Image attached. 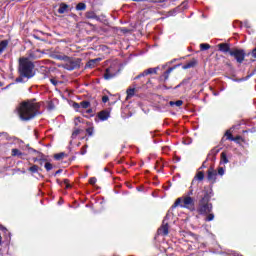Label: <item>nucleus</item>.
Here are the masks:
<instances>
[{"label":"nucleus","mask_w":256,"mask_h":256,"mask_svg":"<svg viewBox=\"0 0 256 256\" xmlns=\"http://www.w3.org/2000/svg\"><path fill=\"white\" fill-rule=\"evenodd\" d=\"M39 107L33 101L23 102L18 108V115L22 121H31L39 113Z\"/></svg>","instance_id":"f257e3e1"},{"label":"nucleus","mask_w":256,"mask_h":256,"mask_svg":"<svg viewBox=\"0 0 256 256\" xmlns=\"http://www.w3.org/2000/svg\"><path fill=\"white\" fill-rule=\"evenodd\" d=\"M175 207H181L182 209H189V211H195V199L191 196H182L177 198L175 203L172 206V209Z\"/></svg>","instance_id":"f03ea898"},{"label":"nucleus","mask_w":256,"mask_h":256,"mask_svg":"<svg viewBox=\"0 0 256 256\" xmlns=\"http://www.w3.org/2000/svg\"><path fill=\"white\" fill-rule=\"evenodd\" d=\"M19 77L16 78V83H24L23 79H31L35 76V68L33 65H20L18 68Z\"/></svg>","instance_id":"7ed1b4c3"},{"label":"nucleus","mask_w":256,"mask_h":256,"mask_svg":"<svg viewBox=\"0 0 256 256\" xmlns=\"http://www.w3.org/2000/svg\"><path fill=\"white\" fill-rule=\"evenodd\" d=\"M210 200L211 196H209V194H205L199 201L197 208V213H199V215H209V213L213 211V204L209 203Z\"/></svg>","instance_id":"20e7f679"},{"label":"nucleus","mask_w":256,"mask_h":256,"mask_svg":"<svg viewBox=\"0 0 256 256\" xmlns=\"http://www.w3.org/2000/svg\"><path fill=\"white\" fill-rule=\"evenodd\" d=\"M230 57H233L237 63H243L245 57H247V53L243 49L234 48L230 52Z\"/></svg>","instance_id":"39448f33"},{"label":"nucleus","mask_w":256,"mask_h":256,"mask_svg":"<svg viewBox=\"0 0 256 256\" xmlns=\"http://www.w3.org/2000/svg\"><path fill=\"white\" fill-rule=\"evenodd\" d=\"M119 73V67L116 65H112L109 68H106V72L104 73V79H113L115 75Z\"/></svg>","instance_id":"423d86ee"},{"label":"nucleus","mask_w":256,"mask_h":256,"mask_svg":"<svg viewBox=\"0 0 256 256\" xmlns=\"http://www.w3.org/2000/svg\"><path fill=\"white\" fill-rule=\"evenodd\" d=\"M218 47V51H220L221 53H224V55H227V53H229V55H231V51H233V49H231V45H229V43H220L217 45Z\"/></svg>","instance_id":"0eeeda50"},{"label":"nucleus","mask_w":256,"mask_h":256,"mask_svg":"<svg viewBox=\"0 0 256 256\" xmlns=\"http://www.w3.org/2000/svg\"><path fill=\"white\" fill-rule=\"evenodd\" d=\"M158 235H169V223L167 219L163 220L161 227L158 229Z\"/></svg>","instance_id":"6e6552de"},{"label":"nucleus","mask_w":256,"mask_h":256,"mask_svg":"<svg viewBox=\"0 0 256 256\" xmlns=\"http://www.w3.org/2000/svg\"><path fill=\"white\" fill-rule=\"evenodd\" d=\"M207 179L208 181H210L211 183H215V181H217V170L210 168L207 171Z\"/></svg>","instance_id":"1a4fd4ad"},{"label":"nucleus","mask_w":256,"mask_h":256,"mask_svg":"<svg viewBox=\"0 0 256 256\" xmlns=\"http://www.w3.org/2000/svg\"><path fill=\"white\" fill-rule=\"evenodd\" d=\"M158 70H159V67L149 68L148 70L144 71L142 74L136 76L135 79H139L140 77H145V75H153L157 73Z\"/></svg>","instance_id":"9d476101"},{"label":"nucleus","mask_w":256,"mask_h":256,"mask_svg":"<svg viewBox=\"0 0 256 256\" xmlns=\"http://www.w3.org/2000/svg\"><path fill=\"white\" fill-rule=\"evenodd\" d=\"M56 59H58L59 61H65L66 63H70V65H74L73 59H71L69 56L57 55Z\"/></svg>","instance_id":"9b49d317"},{"label":"nucleus","mask_w":256,"mask_h":256,"mask_svg":"<svg viewBox=\"0 0 256 256\" xmlns=\"http://www.w3.org/2000/svg\"><path fill=\"white\" fill-rule=\"evenodd\" d=\"M19 65H33V62L29 57H22L19 59Z\"/></svg>","instance_id":"f8f14e48"},{"label":"nucleus","mask_w":256,"mask_h":256,"mask_svg":"<svg viewBox=\"0 0 256 256\" xmlns=\"http://www.w3.org/2000/svg\"><path fill=\"white\" fill-rule=\"evenodd\" d=\"M109 112L108 111H101L99 114H98V118L100 119V121H107V119H109Z\"/></svg>","instance_id":"ddd939ff"},{"label":"nucleus","mask_w":256,"mask_h":256,"mask_svg":"<svg viewBox=\"0 0 256 256\" xmlns=\"http://www.w3.org/2000/svg\"><path fill=\"white\" fill-rule=\"evenodd\" d=\"M68 9H69V5H67L65 3H61L60 7L58 9V13H60V15H63V13H67Z\"/></svg>","instance_id":"4468645a"},{"label":"nucleus","mask_w":256,"mask_h":256,"mask_svg":"<svg viewBox=\"0 0 256 256\" xmlns=\"http://www.w3.org/2000/svg\"><path fill=\"white\" fill-rule=\"evenodd\" d=\"M8 45H9V41L8 40H2L0 42V55L3 53V51H5V49H7Z\"/></svg>","instance_id":"2eb2a0df"},{"label":"nucleus","mask_w":256,"mask_h":256,"mask_svg":"<svg viewBox=\"0 0 256 256\" xmlns=\"http://www.w3.org/2000/svg\"><path fill=\"white\" fill-rule=\"evenodd\" d=\"M87 9V4L80 2L76 5V11H85Z\"/></svg>","instance_id":"dca6fc26"},{"label":"nucleus","mask_w":256,"mask_h":256,"mask_svg":"<svg viewBox=\"0 0 256 256\" xmlns=\"http://www.w3.org/2000/svg\"><path fill=\"white\" fill-rule=\"evenodd\" d=\"M62 67L67 71H74V69H79V65H62Z\"/></svg>","instance_id":"f3484780"},{"label":"nucleus","mask_w":256,"mask_h":256,"mask_svg":"<svg viewBox=\"0 0 256 256\" xmlns=\"http://www.w3.org/2000/svg\"><path fill=\"white\" fill-rule=\"evenodd\" d=\"M23 152H20L19 149L14 148L12 149V157H22Z\"/></svg>","instance_id":"a211bd4d"},{"label":"nucleus","mask_w":256,"mask_h":256,"mask_svg":"<svg viewBox=\"0 0 256 256\" xmlns=\"http://www.w3.org/2000/svg\"><path fill=\"white\" fill-rule=\"evenodd\" d=\"M194 179H197V181H203V179H205V174L203 173V171H199Z\"/></svg>","instance_id":"6ab92c4d"},{"label":"nucleus","mask_w":256,"mask_h":256,"mask_svg":"<svg viewBox=\"0 0 256 256\" xmlns=\"http://www.w3.org/2000/svg\"><path fill=\"white\" fill-rule=\"evenodd\" d=\"M169 105H170L171 107H173V106H175V105H176V107H181V105H183V101H182V100H177L176 102L170 101V102H169Z\"/></svg>","instance_id":"aec40b11"},{"label":"nucleus","mask_w":256,"mask_h":256,"mask_svg":"<svg viewBox=\"0 0 256 256\" xmlns=\"http://www.w3.org/2000/svg\"><path fill=\"white\" fill-rule=\"evenodd\" d=\"M90 106H91V103L89 101L80 102V107H82V109H89Z\"/></svg>","instance_id":"412c9836"},{"label":"nucleus","mask_w":256,"mask_h":256,"mask_svg":"<svg viewBox=\"0 0 256 256\" xmlns=\"http://www.w3.org/2000/svg\"><path fill=\"white\" fill-rule=\"evenodd\" d=\"M221 163H224V164L229 163V159H227V154L225 152L221 153Z\"/></svg>","instance_id":"4be33fe9"},{"label":"nucleus","mask_w":256,"mask_h":256,"mask_svg":"<svg viewBox=\"0 0 256 256\" xmlns=\"http://www.w3.org/2000/svg\"><path fill=\"white\" fill-rule=\"evenodd\" d=\"M200 49H201V51H207V50L211 49V45H209L207 43H202V44H200Z\"/></svg>","instance_id":"5701e85b"},{"label":"nucleus","mask_w":256,"mask_h":256,"mask_svg":"<svg viewBox=\"0 0 256 256\" xmlns=\"http://www.w3.org/2000/svg\"><path fill=\"white\" fill-rule=\"evenodd\" d=\"M135 96V89H128L127 90V99H131V97Z\"/></svg>","instance_id":"b1692460"},{"label":"nucleus","mask_w":256,"mask_h":256,"mask_svg":"<svg viewBox=\"0 0 256 256\" xmlns=\"http://www.w3.org/2000/svg\"><path fill=\"white\" fill-rule=\"evenodd\" d=\"M65 153L61 152V153H58V154H55L54 155V159H56V161H61V159H63L65 157Z\"/></svg>","instance_id":"393cba45"},{"label":"nucleus","mask_w":256,"mask_h":256,"mask_svg":"<svg viewBox=\"0 0 256 256\" xmlns=\"http://www.w3.org/2000/svg\"><path fill=\"white\" fill-rule=\"evenodd\" d=\"M213 219H215V214L209 212L208 214H206V218L205 221L209 222V221H213Z\"/></svg>","instance_id":"a878e982"},{"label":"nucleus","mask_w":256,"mask_h":256,"mask_svg":"<svg viewBox=\"0 0 256 256\" xmlns=\"http://www.w3.org/2000/svg\"><path fill=\"white\" fill-rule=\"evenodd\" d=\"M173 69H175V68H170L164 72L163 77H164L165 81H167V79H169V74L171 73V71H173Z\"/></svg>","instance_id":"bb28decb"},{"label":"nucleus","mask_w":256,"mask_h":256,"mask_svg":"<svg viewBox=\"0 0 256 256\" xmlns=\"http://www.w3.org/2000/svg\"><path fill=\"white\" fill-rule=\"evenodd\" d=\"M28 171H31V173H37V171H39V166L33 165L28 169Z\"/></svg>","instance_id":"cd10ccee"},{"label":"nucleus","mask_w":256,"mask_h":256,"mask_svg":"<svg viewBox=\"0 0 256 256\" xmlns=\"http://www.w3.org/2000/svg\"><path fill=\"white\" fill-rule=\"evenodd\" d=\"M79 133H81V130L80 129H75L73 132H72V139H76L77 135H79Z\"/></svg>","instance_id":"c85d7f7f"},{"label":"nucleus","mask_w":256,"mask_h":256,"mask_svg":"<svg viewBox=\"0 0 256 256\" xmlns=\"http://www.w3.org/2000/svg\"><path fill=\"white\" fill-rule=\"evenodd\" d=\"M46 171H51V169H53V164L46 162L44 165Z\"/></svg>","instance_id":"c756f323"},{"label":"nucleus","mask_w":256,"mask_h":256,"mask_svg":"<svg viewBox=\"0 0 256 256\" xmlns=\"http://www.w3.org/2000/svg\"><path fill=\"white\" fill-rule=\"evenodd\" d=\"M218 175H220L221 177H223V175H225V168L219 167V168H218Z\"/></svg>","instance_id":"7c9ffc66"},{"label":"nucleus","mask_w":256,"mask_h":256,"mask_svg":"<svg viewBox=\"0 0 256 256\" xmlns=\"http://www.w3.org/2000/svg\"><path fill=\"white\" fill-rule=\"evenodd\" d=\"M99 61H101V58L92 59L88 62V65H93V63H99Z\"/></svg>","instance_id":"2f4dec72"},{"label":"nucleus","mask_w":256,"mask_h":256,"mask_svg":"<svg viewBox=\"0 0 256 256\" xmlns=\"http://www.w3.org/2000/svg\"><path fill=\"white\" fill-rule=\"evenodd\" d=\"M232 141H234L235 143H239V141H243V138L241 136H236L235 138H232Z\"/></svg>","instance_id":"473e14b6"},{"label":"nucleus","mask_w":256,"mask_h":256,"mask_svg":"<svg viewBox=\"0 0 256 256\" xmlns=\"http://www.w3.org/2000/svg\"><path fill=\"white\" fill-rule=\"evenodd\" d=\"M225 135H226V137H227V139H228L229 141H232L233 135L231 134V132L227 131V132L225 133Z\"/></svg>","instance_id":"72a5a7b5"},{"label":"nucleus","mask_w":256,"mask_h":256,"mask_svg":"<svg viewBox=\"0 0 256 256\" xmlns=\"http://www.w3.org/2000/svg\"><path fill=\"white\" fill-rule=\"evenodd\" d=\"M89 183H90V185H95V183H97V178H95V177L90 178Z\"/></svg>","instance_id":"f704fd0d"},{"label":"nucleus","mask_w":256,"mask_h":256,"mask_svg":"<svg viewBox=\"0 0 256 256\" xmlns=\"http://www.w3.org/2000/svg\"><path fill=\"white\" fill-rule=\"evenodd\" d=\"M175 61H176V65H183V63H181V59H180V58H178V59H173V60L171 61V63H175Z\"/></svg>","instance_id":"c9c22d12"},{"label":"nucleus","mask_w":256,"mask_h":256,"mask_svg":"<svg viewBox=\"0 0 256 256\" xmlns=\"http://www.w3.org/2000/svg\"><path fill=\"white\" fill-rule=\"evenodd\" d=\"M87 153V146L81 148L80 154L85 155Z\"/></svg>","instance_id":"e433bc0d"},{"label":"nucleus","mask_w":256,"mask_h":256,"mask_svg":"<svg viewBox=\"0 0 256 256\" xmlns=\"http://www.w3.org/2000/svg\"><path fill=\"white\" fill-rule=\"evenodd\" d=\"M87 18H88V19H95V14H93V13H88V14H87Z\"/></svg>","instance_id":"4c0bfd02"},{"label":"nucleus","mask_w":256,"mask_h":256,"mask_svg":"<svg viewBox=\"0 0 256 256\" xmlns=\"http://www.w3.org/2000/svg\"><path fill=\"white\" fill-rule=\"evenodd\" d=\"M107 101H109V97L108 96H103L102 97V102L107 103Z\"/></svg>","instance_id":"58836bf2"},{"label":"nucleus","mask_w":256,"mask_h":256,"mask_svg":"<svg viewBox=\"0 0 256 256\" xmlns=\"http://www.w3.org/2000/svg\"><path fill=\"white\" fill-rule=\"evenodd\" d=\"M86 133H88L90 136L93 135V128H88Z\"/></svg>","instance_id":"ea45409f"},{"label":"nucleus","mask_w":256,"mask_h":256,"mask_svg":"<svg viewBox=\"0 0 256 256\" xmlns=\"http://www.w3.org/2000/svg\"><path fill=\"white\" fill-rule=\"evenodd\" d=\"M251 55L256 59V47L252 50Z\"/></svg>","instance_id":"a19ab883"},{"label":"nucleus","mask_w":256,"mask_h":256,"mask_svg":"<svg viewBox=\"0 0 256 256\" xmlns=\"http://www.w3.org/2000/svg\"><path fill=\"white\" fill-rule=\"evenodd\" d=\"M186 65H197V60H192L191 62H188Z\"/></svg>","instance_id":"79ce46f5"},{"label":"nucleus","mask_w":256,"mask_h":256,"mask_svg":"<svg viewBox=\"0 0 256 256\" xmlns=\"http://www.w3.org/2000/svg\"><path fill=\"white\" fill-rule=\"evenodd\" d=\"M73 107H74V109H79V108L81 107V104H79V103H74V104H73Z\"/></svg>","instance_id":"37998d69"},{"label":"nucleus","mask_w":256,"mask_h":256,"mask_svg":"<svg viewBox=\"0 0 256 256\" xmlns=\"http://www.w3.org/2000/svg\"><path fill=\"white\" fill-rule=\"evenodd\" d=\"M50 82L52 83V85L57 86L58 82L55 79H50Z\"/></svg>","instance_id":"c03bdc74"},{"label":"nucleus","mask_w":256,"mask_h":256,"mask_svg":"<svg viewBox=\"0 0 256 256\" xmlns=\"http://www.w3.org/2000/svg\"><path fill=\"white\" fill-rule=\"evenodd\" d=\"M193 195V190H189L187 195H184V197H191Z\"/></svg>","instance_id":"a18cd8bd"},{"label":"nucleus","mask_w":256,"mask_h":256,"mask_svg":"<svg viewBox=\"0 0 256 256\" xmlns=\"http://www.w3.org/2000/svg\"><path fill=\"white\" fill-rule=\"evenodd\" d=\"M255 72H256V70H253L247 77L249 78V77H253V75H255Z\"/></svg>","instance_id":"49530a36"},{"label":"nucleus","mask_w":256,"mask_h":256,"mask_svg":"<svg viewBox=\"0 0 256 256\" xmlns=\"http://www.w3.org/2000/svg\"><path fill=\"white\" fill-rule=\"evenodd\" d=\"M189 68H191V65H184V66L182 67V69H189Z\"/></svg>","instance_id":"de8ad7c7"},{"label":"nucleus","mask_w":256,"mask_h":256,"mask_svg":"<svg viewBox=\"0 0 256 256\" xmlns=\"http://www.w3.org/2000/svg\"><path fill=\"white\" fill-rule=\"evenodd\" d=\"M132 1H135L136 3H141L142 1H145V0H132Z\"/></svg>","instance_id":"09e8293b"},{"label":"nucleus","mask_w":256,"mask_h":256,"mask_svg":"<svg viewBox=\"0 0 256 256\" xmlns=\"http://www.w3.org/2000/svg\"><path fill=\"white\" fill-rule=\"evenodd\" d=\"M122 31H123V33H128L129 32V30L127 28L123 29Z\"/></svg>","instance_id":"8fccbe9b"},{"label":"nucleus","mask_w":256,"mask_h":256,"mask_svg":"<svg viewBox=\"0 0 256 256\" xmlns=\"http://www.w3.org/2000/svg\"><path fill=\"white\" fill-rule=\"evenodd\" d=\"M93 67H95V66L88 65V66H86L85 68H86V69H87V68L93 69Z\"/></svg>","instance_id":"3c124183"},{"label":"nucleus","mask_w":256,"mask_h":256,"mask_svg":"<svg viewBox=\"0 0 256 256\" xmlns=\"http://www.w3.org/2000/svg\"><path fill=\"white\" fill-rule=\"evenodd\" d=\"M47 69L45 66H41V71H45Z\"/></svg>","instance_id":"603ef678"},{"label":"nucleus","mask_w":256,"mask_h":256,"mask_svg":"<svg viewBox=\"0 0 256 256\" xmlns=\"http://www.w3.org/2000/svg\"><path fill=\"white\" fill-rule=\"evenodd\" d=\"M179 87H181V84H178V85L176 86V89H179Z\"/></svg>","instance_id":"864d4df0"},{"label":"nucleus","mask_w":256,"mask_h":256,"mask_svg":"<svg viewBox=\"0 0 256 256\" xmlns=\"http://www.w3.org/2000/svg\"><path fill=\"white\" fill-rule=\"evenodd\" d=\"M91 112H92V110H91V109L87 110V113H91Z\"/></svg>","instance_id":"5fc2aeb1"},{"label":"nucleus","mask_w":256,"mask_h":256,"mask_svg":"<svg viewBox=\"0 0 256 256\" xmlns=\"http://www.w3.org/2000/svg\"><path fill=\"white\" fill-rule=\"evenodd\" d=\"M35 37V39H39V37H37V36H34Z\"/></svg>","instance_id":"6e6d98bb"},{"label":"nucleus","mask_w":256,"mask_h":256,"mask_svg":"<svg viewBox=\"0 0 256 256\" xmlns=\"http://www.w3.org/2000/svg\"><path fill=\"white\" fill-rule=\"evenodd\" d=\"M50 72V70H48L46 73H49Z\"/></svg>","instance_id":"4d7b16f0"},{"label":"nucleus","mask_w":256,"mask_h":256,"mask_svg":"<svg viewBox=\"0 0 256 256\" xmlns=\"http://www.w3.org/2000/svg\"><path fill=\"white\" fill-rule=\"evenodd\" d=\"M0 241H1V235H0Z\"/></svg>","instance_id":"13d9d810"}]
</instances>
